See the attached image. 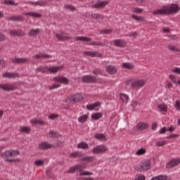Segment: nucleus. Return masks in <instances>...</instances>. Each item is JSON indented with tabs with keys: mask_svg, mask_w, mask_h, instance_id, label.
Here are the masks:
<instances>
[{
	"mask_svg": "<svg viewBox=\"0 0 180 180\" xmlns=\"http://www.w3.org/2000/svg\"><path fill=\"white\" fill-rule=\"evenodd\" d=\"M180 8L176 4L164 6L162 8L153 11V15H172L179 12Z\"/></svg>",
	"mask_w": 180,
	"mask_h": 180,
	"instance_id": "obj_1",
	"label": "nucleus"
},
{
	"mask_svg": "<svg viewBox=\"0 0 180 180\" xmlns=\"http://www.w3.org/2000/svg\"><path fill=\"white\" fill-rule=\"evenodd\" d=\"M84 99V97H82V95L79 94H77L74 96H70L66 99L67 103H71V102H73L74 103H77V102H81Z\"/></svg>",
	"mask_w": 180,
	"mask_h": 180,
	"instance_id": "obj_2",
	"label": "nucleus"
},
{
	"mask_svg": "<svg viewBox=\"0 0 180 180\" xmlns=\"http://www.w3.org/2000/svg\"><path fill=\"white\" fill-rule=\"evenodd\" d=\"M109 149L105 145H99L92 150L93 154H105Z\"/></svg>",
	"mask_w": 180,
	"mask_h": 180,
	"instance_id": "obj_3",
	"label": "nucleus"
},
{
	"mask_svg": "<svg viewBox=\"0 0 180 180\" xmlns=\"http://www.w3.org/2000/svg\"><path fill=\"white\" fill-rule=\"evenodd\" d=\"M56 37L60 41H68V40H71V39H72V37H70V35L65 32L57 33L56 34Z\"/></svg>",
	"mask_w": 180,
	"mask_h": 180,
	"instance_id": "obj_4",
	"label": "nucleus"
},
{
	"mask_svg": "<svg viewBox=\"0 0 180 180\" xmlns=\"http://www.w3.org/2000/svg\"><path fill=\"white\" fill-rule=\"evenodd\" d=\"M30 60L27 58H12V64H29Z\"/></svg>",
	"mask_w": 180,
	"mask_h": 180,
	"instance_id": "obj_5",
	"label": "nucleus"
},
{
	"mask_svg": "<svg viewBox=\"0 0 180 180\" xmlns=\"http://www.w3.org/2000/svg\"><path fill=\"white\" fill-rule=\"evenodd\" d=\"M82 79V82H84V84H95V82L98 81L96 77L92 75L83 76Z\"/></svg>",
	"mask_w": 180,
	"mask_h": 180,
	"instance_id": "obj_6",
	"label": "nucleus"
},
{
	"mask_svg": "<svg viewBox=\"0 0 180 180\" xmlns=\"http://www.w3.org/2000/svg\"><path fill=\"white\" fill-rule=\"evenodd\" d=\"M0 89L9 92L10 91H15V89H16V86L9 84H0Z\"/></svg>",
	"mask_w": 180,
	"mask_h": 180,
	"instance_id": "obj_7",
	"label": "nucleus"
},
{
	"mask_svg": "<svg viewBox=\"0 0 180 180\" xmlns=\"http://www.w3.org/2000/svg\"><path fill=\"white\" fill-rule=\"evenodd\" d=\"M53 80H55L56 82L64 84L65 85H68V84H70V80L65 77H56L53 78Z\"/></svg>",
	"mask_w": 180,
	"mask_h": 180,
	"instance_id": "obj_8",
	"label": "nucleus"
},
{
	"mask_svg": "<svg viewBox=\"0 0 180 180\" xmlns=\"http://www.w3.org/2000/svg\"><path fill=\"white\" fill-rule=\"evenodd\" d=\"M179 164H180V159L174 158L170 160V162L166 165V167L174 168V167H176V165H179Z\"/></svg>",
	"mask_w": 180,
	"mask_h": 180,
	"instance_id": "obj_9",
	"label": "nucleus"
},
{
	"mask_svg": "<svg viewBox=\"0 0 180 180\" xmlns=\"http://www.w3.org/2000/svg\"><path fill=\"white\" fill-rule=\"evenodd\" d=\"M140 167L143 171H148V169H150V168L151 167V162H150L149 160H146L141 162V164L140 165Z\"/></svg>",
	"mask_w": 180,
	"mask_h": 180,
	"instance_id": "obj_10",
	"label": "nucleus"
},
{
	"mask_svg": "<svg viewBox=\"0 0 180 180\" xmlns=\"http://www.w3.org/2000/svg\"><path fill=\"white\" fill-rule=\"evenodd\" d=\"M146 85V82L144 80H136L131 84L132 88H141Z\"/></svg>",
	"mask_w": 180,
	"mask_h": 180,
	"instance_id": "obj_11",
	"label": "nucleus"
},
{
	"mask_svg": "<svg viewBox=\"0 0 180 180\" xmlns=\"http://www.w3.org/2000/svg\"><path fill=\"white\" fill-rule=\"evenodd\" d=\"M2 77L4 78H20V75L18 74V73H15V72H5L4 74L2 75Z\"/></svg>",
	"mask_w": 180,
	"mask_h": 180,
	"instance_id": "obj_12",
	"label": "nucleus"
},
{
	"mask_svg": "<svg viewBox=\"0 0 180 180\" xmlns=\"http://www.w3.org/2000/svg\"><path fill=\"white\" fill-rule=\"evenodd\" d=\"M8 20H11L12 22H23L25 17L22 15H13L8 18Z\"/></svg>",
	"mask_w": 180,
	"mask_h": 180,
	"instance_id": "obj_13",
	"label": "nucleus"
},
{
	"mask_svg": "<svg viewBox=\"0 0 180 180\" xmlns=\"http://www.w3.org/2000/svg\"><path fill=\"white\" fill-rule=\"evenodd\" d=\"M149 125L148 123L147 122H139L136 125V129L138 130H147V129H148Z\"/></svg>",
	"mask_w": 180,
	"mask_h": 180,
	"instance_id": "obj_14",
	"label": "nucleus"
},
{
	"mask_svg": "<svg viewBox=\"0 0 180 180\" xmlns=\"http://www.w3.org/2000/svg\"><path fill=\"white\" fill-rule=\"evenodd\" d=\"M106 71L108 74H110V75H113V74H116V72H117V68L114 65H108L106 67Z\"/></svg>",
	"mask_w": 180,
	"mask_h": 180,
	"instance_id": "obj_15",
	"label": "nucleus"
},
{
	"mask_svg": "<svg viewBox=\"0 0 180 180\" xmlns=\"http://www.w3.org/2000/svg\"><path fill=\"white\" fill-rule=\"evenodd\" d=\"M113 46H116V47H125L126 43L123 39H115L113 41Z\"/></svg>",
	"mask_w": 180,
	"mask_h": 180,
	"instance_id": "obj_16",
	"label": "nucleus"
},
{
	"mask_svg": "<svg viewBox=\"0 0 180 180\" xmlns=\"http://www.w3.org/2000/svg\"><path fill=\"white\" fill-rule=\"evenodd\" d=\"M63 66H53L49 68L48 71L51 72V74H56V72H58L60 70H63Z\"/></svg>",
	"mask_w": 180,
	"mask_h": 180,
	"instance_id": "obj_17",
	"label": "nucleus"
},
{
	"mask_svg": "<svg viewBox=\"0 0 180 180\" xmlns=\"http://www.w3.org/2000/svg\"><path fill=\"white\" fill-rule=\"evenodd\" d=\"M39 150H49L51 148V145L47 142H41L39 146Z\"/></svg>",
	"mask_w": 180,
	"mask_h": 180,
	"instance_id": "obj_18",
	"label": "nucleus"
},
{
	"mask_svg": "<svg viewBox=\"0 0 180 180\" xmlns=\"http://www.w3.org/2000/svg\"><path fill=\"white\" fill-rule=\"evenodd\" d=\"M36 72H42V74H46L49 72V67L47 66H39L35 69Z\"/></svg>",
	"mask_w": 180,
	"mask_h": 180,
	"instance_id": "obj_19",
	"label": "nucleus"
},
{
	"mask_svg": "<svg viewBox=\"0 0 180 180\" xmlns=\"http://www.w3.org/2000/svg\"><path fill=\"white\" fill-rule=\"evenodd\" d=\"M108 5V1H101V3L96 4L93 6V8H96V9H102Z\"/></svg>",
	"mask_w": 180,
	"mask_h": 180,
	"instance_id": "obj_20",
	"label": "nucleus"
},
{
	"mask_svg": "<svg viewBox=\"0 0 180 180\" xmlns=\"http://www.w3.org/2000/svg\"><path fill=\"white\" fill-rule=\"evenodd\" d=\"M96 140H99L100 141H107L108 139H106V136L104 134H97L94 136Z\"/></svg>",
	"mask_w": 180,
	"mask_h": 180,
	"instance_id": "obj_21",
	"label": "nucleus"
},
{
	"mask_svg": "<svg viewBox=\"0 0 180 180\" xmlns=\"http://www.w3.org/2000/svg\"><path fill=\"white\" fill-rule=\"evenodd\" d=\"M77 41H92V38H89L86 37H77L75 38Z\"/></svg>",
	"mask_w": 180,
	"mask_h": 180,
	"instance_id": "obj_22",
	"label": "nucleus"
},
{
	"mask_svg": "<svg viewBox=\"0 0 180 180\" xmlns=\"http://www.w3.org/2000/svg\"><path fill=\"white\" fill-rule=\"evenodd\" d=\"M30 5H34L35 6H44L46 5V2L43 1H28Z\"/></svg>",
	"mask_w": 180,
	"mask_h": 180,
	"instance_id": "obj_23",
	"label": "nucleus"
},
{
	"mask_svg": "<svg viewBox=\"0 0 180 180\" xmlns=\"http://www.w3.org/2000/svg\"><path fill=\"white\" fill-rule=\"evenodd\" d=\"M2 158H9V157H12V150H8L1 153Z\"/></svg>",
	"mask_w": 180,
	"mask_h": 180,
	"instance_id": "obj_24",
	"label": "nucleus"
},
{
	"mask_svg": "<svg viewBox=\"0 0 180 180\" xmlns=\"http://www.w3.org/2000/svg\"><path fill=\"white\" fill-rule=\"evenodd\" d=\"M39 33H40V30L39 29H32L28 34L29 36H30V37H34V36H37V34H39Z\"/></svg>",
	"mask_w": 180,
	"mask_h": 180,
	"instance_id": "obj_25",
	"label": "nucleus"
},
{
	"mask_svg": "<svg viewBox=\"0 0 180 180\" xmlns=\"http://www.w3.org/2000/svg\"><path fill=\"white\" fill-rule=\"evenodd\" d=\"M81 161L82 162H92V161H95V157L94 156H86L83 158Z\"/></svg>",
	"mask_w": 180,
	"mask_h": 180,
	"instance_id": "obj_26",
	"label": "nucleus"
},
{
	"mask_svg": "<svg viewBox=\"0 0 180 180\" xmlns=\"http://www.w3.org/2000/svg\"><path fill=\"white\" fill-rule=\"evenodd\" d=\"M77 148H82V150H88L89 146L86 142H81L77 144Z\"/></svg>",
	"mask_w": 180,
	"mask_h": 180,
	"instance_id": "obj_27",
	"label": "nucleus"
},
{
	"mask_svg": "<svg viewBox=\"0 0 180 180\" xmlns=\"http://www.w3.org/2000/svg\"><path fill=\"white\" fill-rule=\"evenodd\" d=\"M53 56H51V55H49V54L39 53V54L36 55L35 58L39 60L40 58H51Z\"/></svg>",
	"mask_w": 180,
	"mask_h": 180,
	"instance_id": "obj_28",
	"label": "nucleus"
},
{
	"mask_svg": "<svg viewBox=\"0 0 180 180\" xmlns=\"http://www.w3.org/2000/svg\"><path fill=\"white\" fill-rule=\"evenodd\" d=\"M24 15L25 16H32V18H41V14H39L37 13H33V12H28L25 13Z\"/></svg>",
	"mask_w": 180,
	"mask_h": 180,
	"instance_id": "obj_29",
	"label": "nucleus"
},
{
	"mask_svg": "<svg viewBox=\"0 0 180 180\" xmlns=\"http://www.w3.org/2000/svg\"><path fill=\"white\" fill-rule=\"evenodd\" d=\"M84 56H88L89 57H97L98 56V52L96 51H84L83 53Z\"/></svg>",
	"mask_w": 180,
	"mask_h": 180,
	"instance_id": "obj_30",
	"label": "nucleus"
},
{
	"mask_svg": "<svg viewBox=\"0 0 180 180\" xmlns=\"http://www.w3.org/2000/svg\"><path fill=\"white\" fill-rule=\"evenodd\" d=\"M100 103H95L91 105H86V109L88 110H94L96 108H98L99 106Z\"/></svg>",
	"mask_w": 180,
	"mask_h": 180,
	"instance_id": "obj_31",
	"label": "nucleus"
},
{
	"mask_svg": "<svg viewBox=\"0 0 180 180\" xmlns=\"http://www.w3.org/2000/svg\"><path fill=\"white\" fill-rule=\"evenodd\" d=\"M86 120H88V115H81L79 118H78V122L79 123H85V122H86Z\"/></svg>",
	"mask_w": 180,
	"mask_h": 180,
	"instance_id": "obj_32",
	"label": "nucleus"
},
{
	"mask_svg": "<svg viewBox=\"0 0 180 180\" xmlns=\"http://www.w3.org/2000/svg\"><path fill=\"white\" fill-rule=\"evenodd\" d=\"M10 34L11 36H23V33L22 32H20V31H16L15 30H11L10 31Z\"/></svg>",
	"mask_w": 180,
	"mask_h": 180,
	"instance_id": "obj_33",
	"label": "nucleus"
},
{
	"mask_svg": "<svg viewBox=\"0 0 180 180\" xmlns=\"http://www.w3.org/2000/svg\"><path fill=\"white\" fill-rule=\"evenodd\" d=\"M122 67L124 68H127V70H133V68H134V65L133 64L129 63H123Z\"/></svg>",
	"mask_w": 180,
	"mask_h": 180,
	"instance_id": "obj_34",
	"label": "nucleus"
},
{
	"mask_svg": "<svg viewBox=\"0 0 180 180\" xmlns=\"http://www.w3.org/2000/svg\"><path fill=\"white\" fill-rule=\"evenodd\" d=\"M64 8L68 9V11H71V12H74L75 11H77V8L71 4L65 5Z\"/></svg>",
	"mask_w": 180,
	"mask_h": 180,
	"instance_id": "obj_35",
	"label": "nucleus"
},
{
	"mask_svg": "<svg viewBox=\"0 0 180 180\" xmlns=\"http://www.w3.org/2000/svg\"><path fill=\"white\" fill-rule=\"evenodd\" d=\"M5 5H11V6H18V3H15L13 0H5L4 1Z\"/></svg>",
	"mask_w": 180,
	"mask_h": 180,
	"instance_id": "obj_36",
	"label": "nucleus"
},
{
	"mask_svg": "<svg viewBox=\"0 0 180 180\" xmlns=\"http://www.w3.org/2000/svg\"><path fill=\"white\" fill-rule=\"evenodd\" d=\"M168 177L164 175H160L152 178L150 180H167Z\"/></svg>",
	"mask_w": 180,
	"mask_h": 180,
	"instance_id": "obj_37",
	"label": "nucleus"
},
{
	"mask_svg": "<svg viewBox=\"0 0 180 180\" xmlns=\"http://www.w3.org/2000/svg\"><path fill=\"white\" fill-rule=\"evenodd\" d=\"M31 130L32 129H30V127H22L20 129L21 133H26V134H29Z\"/></svg>",
	"mask_w": 180,
	"mask_h": 180,
	"instance_id": "obj_38",
	"label": "nucleus"
},
{
	"mask_svg": "<svg viewBox=\"0 0 180 180\" xmlns=\"http://www.w3.org/2000/svg\"><path fill=\"white\" fill-rule=\"evenodd\" d=\"M120 98L122 102L127 103L129 102V96L124 94H120Z\"/></svg>",
	"mask_w": 180,
	"mask_h": 180,
	"instance_id": "obj_39",
	"label": "nucleus"
},
{
	"mask_svg": "<svg viewBox=\"0 0 180 180\" xmlns=\"http://www.w3.org/2000/svg\"><path fill=\"white\" fill-rule=\"evenodd\" d=\"M146 148H141L140 149H139L136 152V155H144V154H146Z\"/></svg>",
	"mask_w": 180,
	"mask_h": 180,
	"instance_id": "obj_40",
	"label": "nucleus"
},
{
	"mask_svg": "<svg viewBox=\"0 0 180 180\" xmlns=\"http://www.w3.org/2000/svg\"><path fill=\"white\" fill-rule=\"evenodd\" d=\"M101 112H97L91 115V119H93L94 120H98V119H101Z\"/></svg>",
	"mask_w": 180,
	"mask_h": 180,
	"instance_id": "obj_41",
	"label": "nucleus"
},
{
	"mask_svg": "<svg viewBox=\"0 0 180 180\" xmlns=\"http://www.w3.org/2000/svg\"><path fill=\"white\" fill-rule=\"evenodd\" d=\"M158 108L160 109V112H167V110H168V107H167L165 104H160L158 105Z\"/></svg>",
	"mask_w": 180,
	"mask_h": 180,
	"instance_id": "obj_42",
	"label": "nucleus"
},
{
	"mask_svg": "<svg viewBox=\"0 0 180 180\" xmlns=\"http://www.w3.org/2000/svg\"><path fill=\"white\" fill-rule=\"evenodd\" d=\"M131 18H132V19H134L135 20H137L138 22H143V21H144V18L140 17V16H137V15H136L134 14H133L131 15Z\"/></svg>",
	"mask_w": 180,
	"mask_h": 180,
	"instance_id": "obj_43",
	"label": "nucleus"
},
{
	"mask_svg": "<svg viewBox=\"0 0 180 180\" xmlns=\"http://www.w3.org/2000/svg\"><path fill=\"white\" fill-rule=\"evenodd\" d=\"M49 134H50V137L51 139H56V138L58 137V136H59L58 133H57L53 130L49 131Z\"/></svg>",
	"mask_w": 180,
	"mask_h": 180,
	"instance_id": "obj_44",
	"label": "nucleus"
},
{
	"mask_svg": "<svg viewBox=\"0 0 180 180\" xmlns=\"http://www.w3.org/2000/svg\"><path fill=\"white\" fill-rule=\"evenodd\" d=\"M85 168H86V167L85 166H82L80 165H75L76 171H79V172H82L84 169H85Z\"/></svg>",
	"mask_w": 180,
	"mask_h": 180,
	"instance_id": "obj_45",
	"label": "nucleus"
},
{
	"mask_svg": "<svg viewBox=\"0 0 180 180\" xmlns=\"http://www.w3.org/2000/svg\"><path fill=\"white\" fill-rule=\"evenodd\" d=\"M5 162H20V159H19V158H17V159L6 158V159H5Z\"/></svg>",
	"mask_w": 180,
	"mask_h": 180,
	"instance_id": "obj_46",
	"label": "nucleus"
},
{
	"mask_svg": "<svg viewBox=\"0 0 180 180\" xmlns=\"http://www.w3.org/2000/svg\"><path fill=\"white\" fill-rule=\"evenodd\" d=\"M91 18H92V19H96V20L103 19V16L102 15L98 14V13L92 14Z\"/></svg>",
	"mask_w": 180,
	"mask_h": 180,
	"instance_id": "obj_47",
	"label": "nucleus"
},
{
	"mask_svg": "<svg viewBox=\"0 0 180 180\" xmlns=\"http://www.w3.org/2000/svg\"><path fill=\"white\" fill-rule=\"evenodd\" d=\"M20 154V152L18 150H11V157H16Z\"/></svg>",
	"mask_w": 180,
	"mask_h": 180,
	"instance_id": "obj_48",
	"label": "nucleus"
},
{
	"mask_svg": "<svg viewBox=\"0 0 180 180\" xmlns=\"http://www.w3.org/2000/svg\"><path fill=\"white\" fill-rule=\"evenodd\" d=\"M91 175H94V174L92 172H86V171L79 174V176H89Z\"/></svg>",
	"mask_w": 180,
	"mask_h": 180,
	"instance_id": "obj_49",
	"label": "nucleus"
},
{
	"mask_svg": "<svg viewBox=\"0 0 180 180\" xmlns=\"http://www.w3.org/2000/svg\"><path fill=\"white\" fill-rule=\"evenodd\" d=\"M94 75H101L102 74V70L99 68H96L93 71Z\"/></svg>",
	"mask_w": 180,
	"mask_h": 180,
	"instance_id": "obj_50",
	"label": "nucleus"
},
{
	"mask_svg": "<svg viewBox=\"0 0 180 180\" xmlns=\"http://www.w3.org/2000/svg\"><path fill=\"white\" fill-rule=\"evenodd\" d=\"M102 34H110L112 30H103L100 32Z\"/></svg>",
	"mask_w": 180,
	"mask_h": 180,
	"instance_id": "obj_51",
	"label": "nucleus"
},
{
	"mask_svg": "<svg viewBox=\"0 0 180 180\" xmlns=\"http://www.w3.org/2000/svg\"><path fill=\"white\" fill-rule=\"evenodd\" d=\"M44 164V161L43 160H37L34 162V165H37V167H41Z\"/></svg>",
	"mask_w": 180,
	"mask_h": 180,
	"instance_id": "obj_52",
	"label": "nucleus"
},
{
	"mask_svg": "<svg viewBox=\"0 0 180 180\" xmlns=\"http://www.w3.org/2000/svg\"><path fill=\"white\" fill-rule=\"evenodd\" d=\"M165 144H167L166 141H159V142L156 143V146H158V147H162V146H165Z\"/></svg>",
	"mask_w": 180,
	"mask_h": 180,
	"instance_id": "obj_53",
	"label": "nucleus"
},
{
	"mask_svg": "<svg viewBox=\"0 0 180 180\" xmlns=\"http://www.w3.org/2000/svg\"><path fill=\"white\" fill-rule=\"evenodd\" d=\"M139 105V102L137 101H132L131 106L132 107V110H136V108L137 107V105Z\"/></svg>",
	"mask_w": 180,
	"mask_h": 180,
	"instance_id": "obj_54",
	"label": "nucleus"
},
{
	"mask_svg": "<svg viewBox=\"0 0 180 180\" xmlns=\"http://www.w3.org/2000/svg\"><path fill=\"white\" fill-rule=\"evenodd\" d=\"M78 155H79V152H74V153L70 154V158H77V157H78Z\"/></svg>",
	"mask_w": 180,
	"mask_h": 180,
	"instance_id": "obj_55",
	"label": "nucleus"
},
{
	"mask_svg": "<svg viewBox=\"0 0 180 180\" xmlns=\"http://www.w3.org/2000/svg\"><path fill=\"white\" fill-rule=\"evenodd\" d=\"M168 49L171 50V51H179V49H178V48H176L172 45L169 46Z\"/></svg>",
	"mask_w": 180,
	"mask_h": 180,
	"instance_id": "obj_56",
	"label": "nucleus"
},
{
	"mask_svg": "<svg viewBox=\"0 0 180 180\" xmlns=\"http://www.w3.org/2000/svg\"><path fill=\"white\" fill-rule=\"evenodd\" d=\"M61 85L60 84H53L51 87H49V91H51L53 89H57V88H60Z\"/></svg>",
	"mask_w": 180,
	"mask_h": 180,
	"instance_id": "obj_57",
	"label": "nucleus"
},
{
	"mask_svg": "<svg viewBox=\"0 0 180 180\" xmlns=\"http://www.w3.org/2000/svg\"><path fill=\"white\" fill-rule=\"evenodd\" d=\"M172 72H175L176 74H179L180 75V68H174L171 70Z\"/></svg>",
	"mask_w": 180,
	"mask_h": 180,
	"instance_id": "obj_58",
	"label": "nucleus"
},
{
	"mask_svg": "<svg viewBox=\"0 0 180 180\" xmlns=\"http://www.w3.org/2000/svg\"><path fill=\"white\" fill-rule=\"evenodd\" d=\"M135 180H146V176L143 174H141V175H138Z\"/></svg>",
	"mask_w": 180,
	"mask_h": 180,
	"instance_id": "obj_59",
	"label": "nucleus"
},
{
	"mask_svg": "<svg viewBox=\"0 0 180 180\" xmlns=\"http://www.w3.org/2000/svg\"><path fill=\"white\" fill-rule=\"evenodd\" d=\"M75 171H77V169L75 168V166L72 167L70 168L69 171H68V174H75Z\"/></svg>",
	"mask_w": 180,
	"mask_h": 180,
	"instance_id": "obj_60",
	"label": "nucleus"
},
{
	"mask_svg": "<svg viewBox=\"0 0 180 180\" xmlns=\"http://www.w3.org/2000/svg\"><path fill=\"white\" fill-rule=\"evenodd\" d=\"M57 117H58V115H56V114H51L49 116V118L51 119V120H54V119H57Z\"/></svg>",
	"mask_w": 180,
	"mask_h": 180,
	"instance_id": "obj_61",
	"label": "nucleus"
},
{
	"mask_svg": "<svg viewBox=\"0 0 180 180\" xmlns=\"http://www.w3.org/2000/svg\"><path fill=\"white\" fill-rule=\"evenodd\" d=\"M134 12L135 13H143V8H134Z\"/></svg>",
	"mask_w": 180,
	"mask_h": 180,
	"instance_id": "obj_62",
	"label": "nucleus"
},
{
	"mask_svg": "<svg viewBox=\"0 0 180 180\" xmlns=\"http://www.w3.org/2000/svg\"><path fill=\"white\" fill-rule=\"evenodd\" d=\"M176 109H177V110H180V103H179V101L176 100L175 105H174Z\"/></svg>",
	"mask_w": 180,
	"mask_h": 180,
	"instance_id": "obj_63",
	"label": "nucleus"
},
{
	"mask_svg": "<svg viewBox=\"0 0 180 180\" xmlns=\"http://www.w3.org/2000/svg\"><path fill=\"white\" fill-rule=\"evenodd\" d=\"M117 161V158L112 156L110 158V162H116Z\"/></svg>",
	"mask_w": 180,
	"mask_h": 180,
	"instance_id": "obj_64",
	"label": "nucleus"
}]
</instances>
